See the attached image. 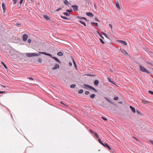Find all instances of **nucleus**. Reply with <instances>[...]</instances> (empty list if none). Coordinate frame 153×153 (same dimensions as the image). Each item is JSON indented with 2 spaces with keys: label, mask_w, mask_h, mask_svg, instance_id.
<instances>
[{
  "label": "nucleus",
  "mask_w": 153,
  "mask_h": 153,
  "mask_svg": "<svg viewBox=\"0 0 153 153\" xmlns=\"http://www.w3.org/2000/svg\"><path fill=\"white\" fill-rule=\"evenodd\" d=\"M138 64L139 65L140 70L141 71L145 72L148 74H151V72L147 70L145 67L142 66L140 63H139Z\"/></svg>",
  "instance_id": "obj_1"
},
{
  "label": "nucleus",
  "mask_w": 153,
  "mask_h": 153,
  "mask_svg": "<svg viewBox=\"0 0 153 153\" xmlns=\"http://www.w3.org/2000/svg\"><path fill=\"white\" fill-rule=\"evenodd\" d=\"M40 55H41V53H39H39H27L26 54V56L28 57L36 56Z\"/></svg>",
  "instance_id": "obj_2"
},
{
  "label": "nucleus",
  "mask_w": 153,
  "mask_h": 153,
  "mask_svg": "<svg viewBox=\"0 0 153 153\" xmlns=\"http://www.w3.org/2000/svg\"><path fill=\"white\" fill-rule=\"evenodd\" d=\"M84 85L86 87L89 88V89L94 91L95 92H97V90L95 89L94 88H93L91 86L88 85L84 84Z\"/></svg>",
  "instance_id": "obj_3"
},
{
  "label": "nucleus",
  "mask_w": 153,
  "mask_h": 153,
  "mask_svg": "<svg viewBox=\"0 0 153 153\" xmlns=\"http://www.w3.org/2000/svg\"><path fill=\"white\" fill-rule=\"evenodd\" d=\"M89 131L91 134L93 136H94L96 138H99V136L98 134L95 132L94 131H93L91 129H89Z\"/></svg>",
  "instance_id": "obj_4"
},
{
  "label": "nucleus",
  "mask_w": 153,
  "mask_h": 153,
  "mask_svg": "<svg viewBox=\"0 0 153 153\" xmlns=\"http://www.w3.org/2000/svg\"><path fill=\"white\" fill-rule=\"evenodd\" d=\"M39 53H41V54H43L44 55L49 56H50L52 58H53V57H54V56H53L51 54L48 53L46 52H40Z\"/></svg>",
  "instance_id": "obj_5"
},
{
  "label": "nucleus",
  "mask_w": 153,
  "mask_h": 153,
  "mask_svg": "<svg viewBox=\"0 0 153 153\" xmlns=\"http://www.w3.org/2000/svg\"><path fill=\"white\" fill-rule=\"evenodd\" d=\"M28 36L26 34H24L22 36V39L23 41H25L27 40V39Z\"/></svg>",
  "instance_id": "obj_6"
},
{
  "label": "nucleus",
  "mask_w": 153,
  "mask_h": 153,
  "mask_svg": "<svg viewBox=\"0 0 153 153\" xmlns=\"http://www.w3.org/2000/svg\"><path fill=\"white\" fill-rule=\"evenodd\" d=\"M103 146L107 148L109 150H111V148L106 143H104Z\"/></svg>",
  "instance_id": "obj_7"
},
{
  "label": "nucleus",
  "mask_w": 153,
  "mask_h": 153,
  "mask_svg": "<svg viewBox=\"0 0 153 153\" xmlns=\"http://www.w3.org/2000/svg\"><path fill=\"white\" fill-rule=\"evenodd\" d=\"M71 7L73 8L74 11H76L78 10V7L76 5H72Z\"/></svg>",
  "instance_id": "obj_8"
},
{
  "label": "nucleus",
  "mask_w": 153,
  "mask_h": 153,
  "mask_svg": "<svg viewBox=\"0 0 153 153\" xmlns=\"http://www.w3.org/2000/svg\"><path fill=\"white\" fill-rule=\"evenodd\" d=\"M59 68V65L58 64H56L55 65L54 67L52 68V69L53 70H56V69H58Z\"/></svg>",
  "instance_id": "obj_9"
},
{
  "label": "nucleus",
  "mask_w": 153,
  "mask_h": 153,
  "mask_svg": "<svg viewBox=\"0 0 153 153\" xmlns=\"http://www.w3.org/2000/svg\"><path fill=\"white\" fill-rule=\"evenodd\" d=\"M65 4H66L67 5L70 7L71 4L67 0H65L63 1Z\"/></svg>",
  "instance_id": "obj_10"
},
{
  "label": "nucleus",
  "mask_w": 153,
  "mask_h": 153,
  "mask_svg": "<svg viewBox=\"0 0 153 153\" xmlns=\"http://www.w3.org/2000/svg\"><path fill=\"white\" fill-rule=\"evenodd\" d=\"M116 6L118 9L119 10L120 9V4L118 1H116Z\"/></svg>",
  "instance_id": "obj_11"
},
{
  "label": "nucleus",
  "mask_w": 153,
  "mask_h": 153,
  "mask_svg": "<svg viewBox=\"0 0 153 153\" xmlns=\"http://www.w3.org/2000/svg\"><path fill=\"white\" fill-rule=\"evenodd\" d=\"M86 14L87 16H90L91 17H93L94 16V15L93 14V13L90 12H87L86 13Z\"/></svg>",
  "instance_id": "obj_12"
},
{
  "label": "nucleus",
  "mask_w": 153,
  "mask_h": 153,
  "mask_svg": "<svg viewBox=\"0 0 153 153\" xmlns=\"http://www.w3.org/2000/svg\"><path fill=\"white\" fill-rule=\"evenodd\" d=\"M53 59H54L55 61H56L57 62L59 63V64H62L61 62L57 58L55 57H53Z\"/></svg>",
  "instance_id": "obj_13"
},
{
  "label": "nucleus",
  "mask_w": 153,
  "mask_h": 153,
  "mask_svg": "<svg viewBox=\"0 0 153 153\" xmlns=\"http://www.w3.org/2000/svg\"><path fill=\"white\" fill-rule=\"evenodd\" d=\"M119 42H120L122 44H123V45H127V43L126 42V41H124L119 40Z\"/></svg>",
  "instance_id": "obj_14"
},
{
  "label": "nucleus",
  "mask_w": 153,
  "mask_h": 153,
  "mask_svg": "<svg viewBox=\"0 0 153 153\" xmlns=\"http://www.w3.org/2000/svg\"><path fill=\"white\" fill-rule=\"evenodd\" d=\"M77 18H78L80 19H84L85 21H88V20L87 19L84 17H81L80 16H77Z\"/></svg>",
  "instance_id": "obj_15"
},
{
  "label": "nucleus",
  "mask_w": 153,
  "mask_h": 153,
  "mask_svg": "<svg viewBox=\"0 0 153 153\" xmlns=\"http://www.w3.org/2000/svg\"><path fill=\"white\" fill-rule=\"evenodd\" d=\"M129 107H130V108L131 109L133 113H135V112H136L135 109L134 107H132L131 106H130Z\"/></svg>",
  "instance_id": "obj_16"
},
{
  "label": "nucleus",
  "mask_w": 153,
  "mask_h": 153,
  "mask_svg": "<svg viewBox=\"0 0 153 153\" xmlns=\"http://www.w3.org/2000/svg\"><path fill=\"white\" fill-rule=\"evenodd\" d=\"M107 79H108V81L110 82L111 83H112V84H115V83H114V82L113 81L111 80V79L109 77H108L107 78Z\"/></svg>",
  "instance_id": "obj_17"
},
{
  "label": "nucleus",
  "mask_w": 153,
  "mask_h": 153,
  "mask_svg": "<svg viewBox=\"0 0 153 153\" xmlns=\"http://www.w3.org/2000/svg\"><path fill=\"white\" fill-rule=\"evenodd\" d=\"M120 52H122V53H123L124 55H125L126 56H127L128 54L127 52H126L124 50H122L121 51H120Z\"/></svg>",
  "instance_id": "obj_18"
},
{
  "label": "nucleus",
  "mask_w": 153,
  "mask_h": 153,
  "mask_svg": "<svg viewBox=\"0 0 153 153\" xmlns=\"http://www.w3.org/2000/svg\"><path fill=\"white\" fill-rule=\"evenodd\" d=\"M99 81L97 80H95L94 82V84L96 86H97L99 84Z\"/></svg>",
  "instance_id": "obj_19"
},
{
  "label": "nucleus",
  "mask_w": 153,
  "mask_h": 153,
  "mask_svg": "<svg viewBox=\"0 0 153 153\" xmlns=\"http://www.w3.org/2000/svg\"><path fill=\"white\" fill-rule=\"evenodd\" d=\"M44 17L47 20L50 19V17L46 15H43Z\"/></svg>",
  "instance_id": "obj_20"
},
{
  "label": "nucleus",
  "mask_w": 153,
  "mask_h": 153,
  "mask_svg": "<svg viewBox=\"0 0 153 153\" xmlns=\"http://www.w3.org/2000/svg\"><path fill=\"white\" fill-rule=\"evenodd\" d=\"M105 99L108 102H109L110 103H111V104H113V103H112V102L110 100H109L108 98L105 97Z\"/></svg>",
  "instance_id": "obj_21"
},
{
  "label": "nucleus",
  "mask_w": 153,
  "mask_h": 153,
  "mask_svg": "<svg viewBox=\"0 0 153 153\" xmlns=\"http://www.w3.org/2000/svg\"><path fill=\"white\" fill-rule=\"evenodd\" d=\"M63 19H66V20H70V19L69 18H67L66 17V16H60Z\"/></svg>",
  "instance_id": "obj_22"
},
{
  "label": "nucleus",
  "mask_w": 153,
  "mask_h": 153,
  "mask_svg": "<svg viewBox=\"0 0 153 153\" xmlns=\"http://www.w3.org/2000/svg\"><path fill=\"white\" fill-rule=\"evenodd\" d=\"M79 22L81 23V24L84 25L85 26H86V24L85 22L82 21L81 20H79Z\"/></svg>",
  "instance_id": "obj_23"
},
{
  "label": "nucleus",
  "mask_w": 153,
  "mask_h": 153,
  "mask_svg": "<svg viewBox=\"0 0 153 153\" xmlns=\"http://www.w3.org/2000/svg\"><path fill=\"white\" fill-rule=\"evenodd\" d=\"M63 53L61 52H59L58 53H57V55L58 56H63Z\"/></svg>",
  "instance_id": "obj_24"
},
{
  "label": "nucleus",
  "mask_w": 153,
  "mask_h": 153,
  "mask_svg": "<svg viewBox=\"0 0 153 153\" xmlns=\"http://www.w3.org/2000/svg\"><path fill=\"white\" fill-rule=\"evenodd\" d=\"M98 141H99V142L101 144H102V145H104V143H103V141H102L101 140V139H100V138H99L98 139Z\"/></svg>",
  "instance_id": "obj_25"
},
{
  "label": "nucleus",
  "mask_w": 153,
  "mask_h": 153,
  "mask_svg": "<svg viewBox=\"0 0 153 153\" xmlns=\"http://www.w3.org/2000/svg\"><path fill=\"white\" fill-rule=\"evenodd\" d=\"M103 35H104L106 38L108 39H109L108 36L107 35L106 33H105L103 32H102Z\"/></svg>",
  "instance_id": "obj_26"
},
{
  "label": "nucleus",
  "mask_w": 153,
  "mask_h": 153,
  "mask_svg": "<svg viewBox=\"0 0 153 153\" xmlns=\"http://www.w3.org/2000/svg\"><path fill=\"white\" fill-rule=\"evenodd\" d=\"M72 59H73V63L74 65V66L75 68H77V66H76V62L74 60L73 58H72Z\"/></svg>",
  "instance_id": "obj_27"
},
{
  "label": "nucleus",
  "mask_w": 153,
  "mask_h": 153,
  "mask_svg": "<svg viewBox=\"0 0 153 153\" xmlns=\"http://www.w3.org/2000/svg\"><path fill=\"white\" fill-rule=\"evenodd\" d=\"M1 63L3 65L4 67L5 68V69H7V67L6 64H4V63L3 62H1Z\"/></svg>",
  "instance_id": "obj_28"
},
{
  "label": "nucleus",
  "mask_w": 153,
  "mask_h": 153,
  "mask_svg": "<svg viewBox=\"0 0 153 153\" xmlns=\"http://www.w3.org/2000/svg\"><path fill=\"white\" fill-rule=\"evenodd\" d=\"M97 33L99 35V36L103 39H104V37L100 34V33L98 31H97Z\"/></svg>",
  "instance_id": "obj_29"
},
{
  "label": "nucleus",
  "mask_w": 153,
  "mask_h": 153,
  "mask_svg": "<svg viewBox=\"0 0 153 153\" xmlns=\"http://www.w3.org/2000/svg\"><path fill=\"white\" fill-rule=\"evenodd\" d=\"M63 14L64 15L67 16H70V14L68 12H64L63 13Z\"/></svg>",
  "instance_id": "obj_30"
},
{
  "label": "nucleus",
  "mask_w": 153,
  "mask_h": 153,
  "mask_svg": "<svg viewBox=\"0 0 153 153\" xmlns=\"http://www.w3.org/2000/svg\"><path fill=\"white\" fill-rule=\"evenodd\" d=\"M91 23L94 25L95 26H96V27H98V23H95L94 22H91Z\"/></svg>",
  "instance_id": "obj_31"
},
{
  "label": "nucleus",
  "mask_w": 153,
  "mask_h": 153,
  "mask_svg": "<svg viewBox=\"0 0 153 153\" xmlns=\"http://www.w3.org/2000/svg\"><path fill=\"white\" fill-rule=\"evenodd\" d=\"M142 102L144 104H148L149 103V101L145 100H143Z\"/></svg>",
  "instance_id": "obj_32"
},
{
  "label": "nucleus",
  "mask_w": 153,
  "mask_h": 153,
  "mask_svg": "<svg viewBox=\"0 0 153 153\" xmlns=\"http://www.w3.org/2000/svg\"><path fill=\"white\" fill-rule=\"evenodd\" d=\"M66 11H67L68 13L72 12H73L72 9L71 8H70L69 10H66Z\"/></svg>",
  "instance_id": "obj_33"
},
{
  "label": "nucleus",
  "mask_w": 153,
  "mask_h": 153,
  "mask_svg": "<svg viewBox=\"0 0 153 153\" xmlns=\"http://www.w3.org/2000/svg\"><path fill=\"white\" fill-rule=\"evenodd\" d=\"M95 95L94 94H92L90 96V97L92 99H93L95 97Z\"/></svg>",
  "instance_id": "obj_34"
},
{
  "label": "nucleus",
  "mask_w": 153,
  "mask_h": 153,
  "mask_svg": "<svg viewBox=\"0 0 153 153\" xmlns=\"http://www.w3.org/2000/svg\"><path fill=\"white\" fill-rule=\"evenodd\" d=\"M83 91L82 89H80L79 91H78V93L79 94H81L83 93Z\"/></svg>",
  "instance_id": "obj_35"
},
{
  "label": "nucleus",
  "mask_w": 153,
  "mask_h": 153,
  "mask_svg": "<svg viewBox=\"0 0 153 153\" xmlns=\"http://www.w3.org/2000/svg\"><path fill=\"white\" fill-rule=\"evenodd\" d=\"M2 6L3 9L5 8V4L4 2H2Z\"/></svg>",
  "instance_id": "obj_36"
},
{
  "label": "nucleus",
  "mask_w": 153,
  "mask_h": 153,
  "mask_svg": "<svg viewBox=\"0 0 153 153\" xmlns=\"http://www.w3.org/2000/svg\"><path fill=\"white\" fill-rule=\"evenodd\" d=\"M76 85H75V84H72V85H71L70 86V87L71 88H74V87H76Z\"/></svg>",
  "instance_id": "obj_37"
},
{
  "label": "nucleus",
  "mask_w": 153,
  "mask_h": 153,
  "mask_svg": "<svg viewBox=\"0 0 153 153\" xmlns=\"http://www.w3.org/2000/svg\"><path fill=\"white\" fill-rule=\"evenodd\" d=\"M99 40H100V42H101V43L102 44H105V42L103 41V40L102 39L100 38L99 39Z\"/></svg>",
  "instance_id": "obj_38"
},
{
  "label": "nucleus",
  "mask_w": 153,
  "mask_h": 153,
  "mask_svg": "<svg viewBox=\"0 0 153 153\" xmlns=\"http://www.w3.org/2000/svg\"><path fill=\"white\" fill-rule=\"evenodd\" d=\"M101 118L105 121H107L108 120L106 118L103 117H102Z\"/></svg>",
  "instance_id": "obj_39"
},
{
  "label": "nucleus",
  "mask_w": 153,
  "mask_h": 153,
  "mask_svg": "<svg viewBox=\"0 0 153 153\" xmlns=\"http://www.w3.org/2000/svg\"><path fill=\"white\" fill-rule=\"evenodd\" d=\"M118 97H114V100H117L118 99Z\"/></svg>",
  "instance_id": "obj_40"
},
{
  "label": "nucleus",
  "mask_w": 153,
  "mask_h": 153,
  "mask_svg": "<svg viewBox=\"0 0 153 153\" xmlns=\"http://www.w3.org/2000/svg\"><path fill=\"white\" fill-rule=\"evenodd\" d=\"M13 4H15L17 3V0H13Z\"/></svg>",
  "instance_id": "obj_41"
},
{
  "label": "nucleus",
  "mask_w": 153,
  "mask_h": 153,
  "mask_svg": "<svg viewBox=\"0 0 153 153\" xmlns=\"http://www.w3.org/2000/svg\"><path fill=\"white\" fill-rule=\"evenodd\" d=\"M136 112H137V113L138 114H139L140 115H142L141 112H140L139 111H138V110H137Z\"/></svg>",
  "instance_id": "obj_42"
},
{
  "label": "nucleus",
  "mask_w": 153,
  "mask_h": 153,
  "mask_svg": "<svg viewBox=\"0 0 153 153\" xmlns=\"http://www.w3.org/2000/svg\"><path fill=\"white\" fill-rule=\"evenodd\" d=\"M87 75L88 76H96V75H92L91 74H88Z\"/></svg>",
  "instance_id": "obj_43"
},
{
  "label": "nucleus",
  "mask_w": 153,
  "mask_h": 153,
  "mask_svg": "<svg viewBox=\"0 0 153 153\" xmlns=\"http://www.w3.org/2000/svg\"><path fill=\"white\" fill-rule=\"evenodd\" d=\"M110 152H112V153H115V152L114 151V150L113 149H111V150H109Z\"/></svg>",
  "instance_id": "obj_44"
},
{
  "label": "nucleus",
  "mask_w": 153,
  "mask_h": 153,
  "mask_svg": "<svg viewBox=\"0 0 153 153\" xmlns=\"http://www.w3.org/2000/svg\"><path fill=\"white\" fill-rule=\"evenodd\" d=\"M62 9V7H59L58 9H57L56 10V11H59L60 10H61Z\"/></svg>",
  "instance_id": "obj_45"
},
{
  "label": "nucleus",
  "mask_w": 153,
  "mask_h": 153,
  "mask_svg": "<svg viewBox=\"0 0 153 153\" xmlns=\"http://www.w3.org/2000/svg\"><path fill=\"white\" fill-rule=\"evenodd\" d=\"M27 41L29 43H30L31 42L32 40L30 39H28Z\"/></svg>",
  "instance_id": "obj_46"
},
{
  "label": "nucleus",
  "mask_w": 153,
  "mask_h": 153,
  "mask_svg": "<svg viewBox=\"0 0 153 153\" xmlns=\"http://www.w3.org/2000/svg\"><path fill=\"white\" fill-rule=\"evenodd\" d=\"M38 61L40 63H41L42 62V60L41 58H39L38 59Z\"/></svg>",
  "instance_id": "obj_47"
},
{
  "label": "nucleus",
  "mask_w": 153,
  "mask_h": 153,
  "mask_svg": "<svg viewBox=\"0 0 153 153\" xmlns=\"http://www.w3.org/2000/svg\"><path fill=\"white\" fill-rule=\"evenodd\" d=\"M148 92L149 93L153 95V91H149Z\"/></svg>",
  "instance_id": "obj_48"
},
{
  "label": "nucleus",
  "mask_w": 153,
  "mask_h": 153,
  "mask_svg": "<svg viewBox=\"0 0 153 153\" xmlns=\"http://www.w3.org/2000/svg\"><path fill=\"white\" fill-rule=\"evenodd\" d=\"M89 91H86L85 92V94L87 95L89 94Z\"/></svg>",
  "instance_id": "obj_49"
},
{
  "label": "nucleus",
  "mask_w": 153,
  "mask_h": 153,
  "mask_svg": "<svg viewBox=\"0 0 153 153\" xmlns=\"http://www.w3.org/2000/svg\"><path fill=\"white\" fill-rule=\"evenodd\" d=\"M109 26L111 28V30H112V25H111V24H109Z\"/></svg>",
  "instance_id": "obj_50"
},
{
  "label": "nucleus",
  "mask_w": 153,
  "mask_h": 153,
  "mask_svg": "<svg viewBox=\"0 0 153 153\" xmlns=\"http://www.w3.org/2000/svg\"><path fill=\"white\" fill-rule=\"evenodd\" d=\"M3 13H4L6 12V8L3 9Z\"/></svg>",
  "instance_id": "obj_51"
},
{
  "label": "nucleus",
  "mask_w": 153,
  "mask_h": 153,
  "mask_svg": "<svg viewBox=\"0 0 153 153\" xmlns=\"http://www.w3.org/2000/svg\"><path fill=\"white\" fill-rule=\"evenodd\" d=\"M94 19H95V20L96 21H99V20L98 19V18L97 17H95Z\"/></svg>",
  "instance_id": "obj_52"
},
{
  "label": "nucleus",
  "mask_w": 153,
  "mask_h": 153,
  "mask_svg": "<svg viewBox=\"0 0 153 153\" xmlns=\"http://www.w3.org/2000/svg\"><path fill=\"white\" fill-rule=\"evenodd\" d=\"M23 0H20V4H21L23 2Z\"/></svg>",
  "instance_id": "obj_53"
},
{
  "label": "nucleus",
  "mask_w": 153,
  "mask_h": 153,
  "mask_svg": "<svg viewBox=\"0 0 153 153\" xmlns=\"http://www.w3.org/2000/svg\"><path fill=\"white\" fill-rule=\"evenodd\" d=\"M69 65L70 66H71L72 65V63L71 62H69Z\"/></svg>",
  "instance_id": "obj_54"
},
{
  "label": "nucleus",
  "mask_w": 153,
  "mask_h": 153,
  "mask_svg": "<svg viewBox=\"0 0 153 153\" xmlns=\"http://www.w3.org/2000/svg\"><path fill=\"white\" fill-rule=\"evenodd\" d=\"M5 92L4 91H0V94H3Z\"/></svg>",
  "instance_id": "obj_55"
},
{
  "label": "nucleus",
  "mask_w": 153,
  "mask_h": 153,
  "mask_svg": "<svg viewBox=\"0 0 153 153\" xmlns=\"http://www.w3.org/2000/svg\"><path fill=\"white\" fill-rule=\"evenodd\" d=\"M28 79H29L30 80H33V79L31 77H29Z\"/></svg>",
  "instance_id": "obj_56"
},
{
  "label": "nucleus",
  "mask_w": 153,
  "mask_h": 153,
  "mask_svg": "<svg viewBox=\"0 0 153 153\" xmlns=\"http://www.w3.org/2000/svg\"><path fill=\"white\" fill-rule=\"evenodd\" d=\"M149 142L153 144V140H150Z\"/></svg>",
  "instance_id": "obj_57"
},
{
  "label": "nucleus",
  "mask_w": 153,
  "mask_h": 153,
  "mask_svg": "<svg viewBox=\"0 0 153 153\" xmlns=\"http://www.w3.org/2000/svg\"><path fill=\"white\" fill-rule=\"evenodd\" d=\"M16 26L19 27V23H16Z\"/></svg>",
  "instance_id": "obj_58"
},
{
  "label": "nucleus",
  "mask_w": 153,
  "mask_h": 153,
  "mask_svg": "<svg viewBox=\"0 0 153 153\" xmlns=\"http://www.w3.org/2000/svg\"><path fill=\"white\" fill-rule=\"evenodd\" d=\"M134 138L135 139H136L137 141H138L139 142V140L138 139H137L135 137H134Z\"/></svg>",
  "instance_id": "obj_59"
},
{
  "label": "nucleus",
  "mask_w": 153,
  "mask_h": 153,
  "mask_svg": "<svg viewBox=\"0 0 153 153\" xmlns=\"http://www.w3.org/2000/svg\"><path fill=\"white\" fill-rule=\"evenodd\" d=\"M119 103H120V104H122L123 103V102H119Z\"/></svg>",
  "instance_id": "obj_60"
},
{
  "label": "nucleus",
  "mask_w": 153,
  "mask_h": 153,
  "mask_svg": "<svg viewBox=\"0 0 153 153\" xmlns=\"http://www.w3.org/2000/svg\"><path fill=\"white\" fill-rule=\"evenodd\" d=\"M1 86L2 87H4V88H5V86L3 85H1Z\"/></svg>",
  "instance_id": "obj_61"
},
{
  "label": "nucleus",
  "mask_w": 153,
  "mask_h": 153,
  "mask_svg": "<svg viewBox=\"0 0 153 153\" xmlns=\"http://www.w3.org/2000/svg\"><path fill=\"white\" fill-rule=\"evenodd\" d=\"M61 103H62V104L63 105H65V104H64V103H62V102H61Z\"/></svg>",
  "instance_id": "obj_62"
},
{
  "label": "nucleus",
  "mask_w": 153,
  "mask_h": 153,
  "mask_svg": "<svg viewBox=\"0 0 153 153\" xmlns=\"http://www.w3.org/2000/svg\"><path fill=\"white\" fill-rule=\"evenodd\" d=\"M152 69L153 70V68H152Z\"/></svg>",
  "instance_id": "obj_63"
}]
</instances>
